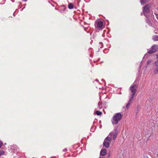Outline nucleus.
<instances>
[{"mask_svg":"<svg viewBox=\"0 0 158 158\" xmlns=\"http://www.w3.org/2000/svg\"><path fill=\"white\" fill-rule=\"evenodd\" d=\"M23 1H27V0H23Z\"/></svg>","mask_w":158,"mask_h":158,"instance_id":"5701e85b","label":"nucleus"},{"mask_svg":"<svg viewBox=\"0 0 158 158\" xmlns=\"http://www.w3.org/2000/svg\"><path fill=\"white\" fill-rule=\"evenodd\" d=\"M133 100V99H131V98L130 100L129 101V102L127 104V105L126 106V107L127 109L129 108V105L131 102Z\"/></svg>","mask_w":158,"mask_h":158,"instance_id":"1a4fd4ad","label":"nucleus"},{"mask_svg":"<svg viewBox=\"0 0 158 158\" xmlns=\"http://www.w3.org/2000/svg\"><path fill=\"white\" fill-rule=\"evenodd\" d=\"M156 57L158 58V54L156 55Z\"/></svg>","mask_w":158,"mask_h":158,"instance_id":"412c9836","label":"nucleus"},{"mask_svg":"<svg viewBox=\"0 0 158 158\" xmlns=\"http://www.w3.org/2000/svg\"><path fill=\"white\" fill-rule=\"evenodd\" d=\"M102 114V112L99 111H97L96 112V114L98 115H101Z\"/></svg>","mask_w":158,"mask_h":158,"instance_id":"4468645a","label":"nucleus"},{"mask_svg":"<svg viewBox=\"0 0 158 158\" xmlns=\"http://www.w3.org/2000/svg\"><path fill=\"white\" fill-rule=\"evenodd\" d=\"M122 116V114L120 113H117L115 114L113 118L112 124L113 125L117 124L121 120Z\"/></svg>","mask_w":158,"mask_h":158,"instance_id":"f03ea898","label":"nucleus"},{"mask_svg":"<svg viewBox=\"0 0 158 158\" xmlns=\"http://www.w3.org/2000/svg\"><path fill=\"white\" fill-rule=\"evenodd\" d=\"M106 152L107 151L106 149H102L100 153V155L102 156H104L106 154Z\"/></svg>","mask_w":158,"mask_h":158,"instance_id":"6e6552de","label":"nucleus"},{"mask_svg":"<svg viewBox=\"0 0 158 158\" xmlns=\"http://www.w3.org/2000/svg\"><path fill=\"white\" fill-rule=\"evenodd\" d=\"M4 152L2 150H0V156L4 154Z\"/></svg>","mask_w":158,"mask_h":158,"instance_id":"dca6fc26","label":"nucleus"},{"mask_svg":"<svg viewBox=\"0 0 158 158\" xmlns=\"http://www.w3.org/2000/svg\"><path fill=\"white\" fill-rule=\"evenodd\" d=\"M152 61V60H148L147 62V64L148 65H149L151 62Z\"/></svg>","mask_w":158,"mask_h":158,"instance_id":"2eb2a0df","label":"nucleus"},{"mask_svg":"<svg viewBox=\"0 0 158 158\" xmlns=\"http://www.w3.org/2000/svg\"><path fill=\"white\" fill-rule=\"evenodd\" d=\"M100 104H101L100 102H98V106L100 108Z\"/></svg>","mask_w":158,"mask_h":158,"instance_id":"aec40b11","label":"nucleus"},{"mask_svg":"<svg viewBox=\"0 0 158 158\" xmlns=\"http://www.w3.org/2000/svg\"><path fill=\"white\" fill-rule=\"evenodd\" d=\"M158 50V46L154 45H153L151 49L148 52L149 54H151L156 52Z\"/></svg>","mask_w":158,"mask_h":158,"instance_id":"423d86ee","label":"nucleus"},{"mask_svg":"<svg viewBox=\"0 0 158 158\" xmlns=\"http://www.w3.org/2000/svg\"><path fill=\"white\" fill-rule=\"evenodd\" d=\"M156 68L153 69V73L154 75H156L158 73V61H156L155 63Z\"/></svg>","mask_w":158,"mask_h":158,"instance_id":"0eeeda50","label":"nucleus"},{"mask_svg":"<svg viewBox=\"0 0 158 158\" xmlns=\"http://www.w3.org/2000/svg\"><path fill=\"white\" fill-rule=\"evenodd\" d=\"M99 158H105L100 157Z\"/></svg>","mask_w":158,"mask_h":158,"instance_id":"4be33fe9","label":"nucleus"},{"mask_svg":"<svg viewBox=\"0 0 158 158\" xmlns=\"http://www.w3.org/2000/svg\"><path fill=\"white\" fill-rule=\"evenodd\" d=\"M95 26L96 28L99 30H102L104 27L103 23L101 20H98L96 21Z\"/></svg>","mask_w":158,"mask_h":158,"instance_id":"39448f33","label":"nucleus"},{"mask_svg":"<svg viewBox=\"0 0 158 158\" xmlns=\"http://www.w3.org/2000/svg\"><path fill=\"white\" fill-rule=\"evenodd\" d=\"M147 19H146V22L148 24L151 26L152 24H151V21L148 18V16H147Z\"/></svg>","mask_w":158,"mask_h":158,"instance_id":"f8f14e48","label":"nucleus"},{"mask_svg":"<svg viewBox=\"0 0 158 158\" xmlns=\"http://www.w3.org/2000/svg\"><path fill=\"white\" fill-rule=\"evenodd\" d=\"M67 151V149L66 148H65L63 150V151L64 152H66Z\"/></svg>","mask_w":158,"mask_h":158,"instance_id":"6ab92c4d","label":"nucleus"},{"mask_svg":"<svg viewBox=\"0 0 158 158\" xmlns=\"http://www.w3.org/2000/svg\"><path fill=\"white\" fill-rule=\"evenodd\" d=\"M148 0H140V2L141 5H143L147 3Z\"/></svg>","mask_w":158,"mask_h":158,"instance_id":"9b49d317","label":"nucleus"},{"mask_svg":"<svg viewBox=\"0 0 158 158\" xmlns=\"http://www.w3.org/2000/svg\"><path fill=\"white\" fill-rule=\"evenodd\" d=\"M68 8L69 9H72L73 8V5L72 3H70L69 4Z\"/></svg>","mask_w":158,"mask_h":158,"instance_id":"ddd939ff","label":"nucleus"},{"mask_svg":"<svg viewBox=\"0 0 158 158\" xmlns=\"http://www.w3.org/2000/svg\"><path fill=\"white\" fill-rule=\"evenodd\" d=\"M117 134L116 130H114L110 132L108 136L105 139L104 142V145L106 148H108L110 145L112 139H114L116 137Z\"/></svg>","mask_w":158,"mask_h":158,"instance_id":"f257e3e1","label":"nucleus"},{"mask_svg":"<svg viewBox=\"0 0 158 158\" xmlns=\"http://www.w3.org/2000/svg\"><path fill=\"white\" fill-rule=\"evenodd\" d=\"M2 142L1 141H0V148L1 147V146L2 145Z\"/></svg>","mask_w":158,"mask_h":158,"instance_id":"a211bd4d","label":"nucleus"},{"mask_svg":"<svg viewBox=\"0 0 158 158\" xmlns=\"http://www.w3.org/2000/svg\"><path fill=\"white\" fill-rule=\"evenodd\" d=\"M137 86L136 85H133L130 87V90L132 93L131 95V98L133 99L134 96L137 91Z\"/></svg>","mask_w":158,"mask_h":158,"instance_id":"20e7f679","label":"nucleus"},{"mask_svg":"<svg viewBox=\"0 0 158 158\" xmlns=\"http://www.w3.org/2000/svg\"><path fill=\"white\" fill-rule=\"evenodd\" d=\"M155 33L157 34V32H155Z\"/></svg>","mask_w":158,"mask_h":158,"instance_id":"b1692460","label":"nucleus"},{"mask_svg":"<svg viewBox=\"0 0 158 158\" xmlns=\"http://www.w3.org/2000/svg\"><path fill=\"white\" fill-rule=\"evenodd\" d=\"M150 8V6L149 5H147L143 7V13L146 17L148 16L149 14Z\"/></svg>","mask_w":158,"mask_h":158,"instance_id":"7ed1b4c3","label":"nucleus"},{"mask_svg":"<svg viewBox=\"0 0 158 158\" xmlns=\"http://www.w3.org/2000/svg\"><path fill=\"white\" fill-rule=\"evenodd\" d=\"M155 15L156 16V18L158 20V14H156V13H155Z\"/></svg>","mask_w":158,"mask_h":158,"instance_id":"f3484780","label":"nucleus"},{"mask_svg":"<svg viewBox=\"0 0 158 158\" xmlns=\"http://www.w3.org/2000/svg\"><path fill=\"white\" fill-rule=\"evenodd\" d=\"M152 40L154 41H158V35H155L153 36Z\"/></svg>","mask_w":158,"mask_h":158,"instance_id":"9d476101","label":"nucleus"}]
</instances>
